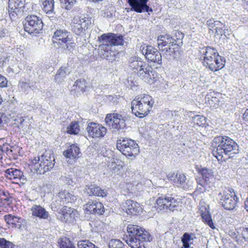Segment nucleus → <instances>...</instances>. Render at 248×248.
Instances as JSON below:
<instances>
[{"mask_svg": "<svg viewBox=\"0 0 248 248\" xmlns=\"http://www.w3.org/2000/svg\"><path fill=\"white\" fill-rule=\"evenodd\" d=\"M5 172L7 177L11 180L16 181L15 183L25 184L27 181V177L20 170L15 168H9L5 170Z\"/></svg>", "mask_w": 248, "mask_h": 248, "instance_id": "nucleus-20", "label": "nucleus"}, {"mask_svg": "<svg viewBox=\"0 0 248 248\" xmlns=\"http://www.w3.org/2000/svg\"><path fill=\"white\" fill-rule=\"evenodd\" d=\"M70 73L69 68L65 66H62L58 70L56 74L55 79L58 83L63 82L66 77Z\"/></svg>", "mask_w": 248, "mask_h": 248, "instance_id": "nucleus-29", "label": "nucleus"}, {"mask_svg": "<svg viewBox=\"0 0 248 248\" xmlns=\"http://www.w3.org/2000/svg\"><path fill=\"white\" fill-rule=\"evenodd\" d=\"M85 189L88 191L89 196H94L100 197H105L107 195V191L102 189L99 186L94 184L90 186H86Z\"/></svg>", "mask_w": 248, "mask_h": 248, "instance_id": "nucleus-27", "label": "nucleus"}, {"mask_svg": "<svg viewBox=\"0 0 248 248\" xmlns=\"http://www.w3.org/2000/svg\"><path fill=\"white\" fill-rule=\"evenodd\" d=\"M84 208L87 214H93L101 215L105 212L103 204L96 201H91L84 205Z\"/></svg>", "mask_w": 248, "mask_h": 248, "instance_id": "nucleus-22", "label": "nucleus"}, {"mask_svg": "<svg viewBox=\"0 0 248 248\" xmlns=\"http://www.w3.org/2000/svg\"><path fill=\"white\" fill-rule=\"evenodd\" d=\"M225 27H222L220 28H215L216 33L218 35H220L222 36V33L223 31V30Z\"/></svg>", "mask_w": 248, "mask_h": 248, "instance_id": "nucleus-59", "label": "nucleus"}, {"mask_svg": "<svg viewBox=\"0 0 248 248\" xmlns=\"http://www.w3.org/2000/svg\"><path fill=\"white\" fill-rule=\"evenodd\" d=\"M8 33L7 30L0 27V38L5 37Z\"/></svg>", "mask_w": 248, "mask_h": 248, "instance_id": "nucleus-55", "label": "nucleus"}, {"mask_svg": "<svg viewBox=\"0 0 248 248\" xmlns=\"http://www.w3.org/2000/svg\"><path fill=\"white\" fill-rule=\"evenodd\" d=\"M127 231L128 235L124 239L131 248H146L145 242L152 240L150 233L139 225L128 224Z\"/></svg>", "mask_w": 248, "mask_h": 248, "instance_id": "nucleus-3", "label": "nucleus"}, {"mask_svg": "<svg viewBox=\"0 0 248 248\" xmlns=\"http://www.w3.org/2000/svg\"><path fill=\"white\" fill-rule=\"evenodd\" d=\"M178 173V172H170L167 174V177L169 180L171 181L174 183V181H176Z\"/></svg>", "mask_w": 248, "mask_h": 248, "instance_id": "nucleus-51", "label": "nucleus"}, {"mask_svg": "<svg viewBox=\"0 0 248 248\" xmlns=\"http://www.w3.org/2000/svg\"><path fill=\"white\" fill-rule=\"evenodd\" d=\"M199 53L203 65L211 71H217L225 66V59L219 55L215 48L209 46L200 47Z\"/></svg>", "mask_w": 248, "mask_h": 248, "instance_id": "nucleus-2", "label": "nucleus"}, {"mask_svg": "<svg viewBox=\"0 0 248 248\" xmlns=\"http://www.w3.org/2000/svg\"><path fill=\"white\" fill-rule=\"evenodd\" d=\"M218 203L224 209L232 210L236 206L238 198L234 190L230 188L219 192L217 197Z\"/></svg>", "mask_w": 248, "mask_h": 248, "instance_id": "nucleus-9", "label": "nucleus"}, {"mask_svg": "<svg viewBox=\"0 0 248 248\" xmlns=\"http://www.w3.org/2000/svg\"><path fill=\"white\" fill-rule=\"evenodd\" d=\"M86 81L84 79L81 78L76 80L74 85V90L77 92H84L86 88Z\"/></svg>", "mask_w": 248, "mask_h": 248, "instance_id": "nucleus-41", "label": "nucleus"}, {"mask_svg": "<svg viewBox=\"0 0 248 248\" xmlns=\"http://www.w3.org/2000/svg\"><path fill=\"white\" fill-rule=\"evenodd\" d=\"M59 197L65 203H72L77 200V196L67 190H63L59 193Z\"/></svg>", "mask_w": 248, "mask_h": 248, "instance_id": "nucleus-31", "label": "nucleus"}, {"mask_svg": "<svg viewBox=\"0 0 248 248\" xmlns=\"http://www.w3.org/2000/svg\"><path fill=\"white\" fill-rule=\"evenodd\" d=\"M78 248H98L89 240H82L78 243Z\"/></svg>", "mask_w": 248, "mask_h": 248, "instance_id": "nucleus-45", "label": "nucleus"}, {"mask_svg": "<svg viewBox=\"0 0 248 248\" xmlns=\"http://www.w3.org/2000/svg\"><path fill=\"white\" fill-rule=\"evenodd\" d=\"M213 155L218 160L223 158H232L239 152L238 144L228 136H219L214 138L213 141Z\"/></svg>", "mask_w": 248, "mask_h": 248, "instance_id": "nucleus-1", "label": "nucleus"}, {"mask_svg": "<svg viewBox=\"0 0 248 248\" xmlns=\"http://www.w3.org/2000/svg\"><path fill=\"white\" fill-rule=\"evenodd\" d=\"M92 0L94 2H98L99 1H102V0Z\"/></svg>", "mask_w": 248, "mask_h": 248, "instance_id": "nucleus-63", "label": "nucleus"}, {"mask_svg": "<svg viewBox=\"0 0 248 248\" xmlns=\"http://www.w3.org/2000/svg\"><path fill=\"white\" fill-rule=\"evenodd\" d=\"M242 238L245 241H248V228H243L241 230V232L240 238Z\"/></svg>", "mask_w": 248, "mask_h": 248, "instance_id": "nucleus-50", "label": "nucleus"}, {"mask_svg": "<svg viewBox=\"0 0 248 248\" xmlns=\"http://www.w3.org/2000/svg\"><path fill=\"white\" fill-rule=\"evenodd\" d=\"M215 23H216V24H215L216 28H220L225 27V25L219 21L215 20Z\"/></svg>", "mask_w": 248, "mask_h": 248, "instance_id": "nucleus-57", "label": "nucleus"}, {"mask_svg": "<svg viewBox=\"0 0 248 248\" xmlns=\"http://www.w3.org/2000/svg\"><path fill=\"white\" fill-rule=\"evenodd\" d=\"M154 103L151 96L146 94H141L132 101V112L137 117L143 118L148 115Z\"/></svg>", "mask_w": 248, "mask_h": 248, "instance_id": "nucleus-6", "label": "nucleus"}, {"mask_svg": "<svg viewBox=\"0 0 248 248\" xmlns=\"http://www.w3.org/2000/svg\"><path fill=\"white\" fill-rule=\"evenodd\" d=\"M105 53L103 54L104 57L109 62H112L115 61L116 56L118 54L116 52L111 50L109 47H107L106 49H103Z\"/></svg>", "mask_w": 248, "mask_h": 248, "instance_id": "nucleus-39", "label": "nucleus"}, {"mask_svg": "<svg viewBox=\"0 0 248 248\" xmlns=\"http://www.w3.org/2000/svg\"><path fill=\"white\" fill-rule=\"evenodd\" d=\"M25 0H8V13L10 18L16 20L23 14Z\"/></svg>", "mask_w": 248, "mask_h": 248, "instance_id": "nucleus-14", "label": "nucleus"}, {"mask_svg": "<svg viewBox=\"0 0 248 248\" xmlns=\"http://www.w3.org/2000/svg\"><path fill=\"white\" fill-rule=\"evenodd\" d=\"M14 245L2 238H0V248H14Z\"/></svg>", "mask_w": 248, "mask_h": 248, "instance_id": "nucleus-49", "label": "nucleus"}, {"mask_svg": "<svg viewBox=\"0 0 248 248\" xmlns=\"http://www.w3.org/2000/svg\"><path fill=\"white\" fill-rule=\"evenodd\" d=\"M53 41L66 53L71 52L76 44L72 40L71 34L65 29L57 30L53 36Z\"/></svg>", "mask_w": 248, "mask_h": 248, "instance_id": "nucleus-7", "label": "nucleus"}, {"mask_svg": "<svg viewBox=\"0 0 248 248\" xmlns=\"http://www.w3.org/2000/svg\"><path fill=\"white\" fill-rule=\"evenodd\" d=\"M244 206L245 209L248 212V197L244 202Z\"/></svg>", "mask_w": 248, "mask_h": 248, "instance_id": "nucleus-61", "label": "nucleus"}, {"mask_svg": "<svg viewBox=\"0 0 248 248\" xmlns=\"http://www.w3.org/2000/svg\"><path fill=\"white\" fill-rule=\"evenodd\" d=\"M184 36L183 33L178 31H175L174 35L172 36V43L177 44L179 46V45L182 43V39Z\"/></svg>", "mask_w": 248, "mask_h": 248, "instance_id": "nucleus-42", "label": "nucleus"}, {"mask_svg": "<svg viewBox=\"0 0 248 248\" xmlns=\"http://www.w3.org/2000/svg\"><path fill=\"white\" fill-rule=\"evenodd\" d=\"M192 121L194 124L199 126H203L205 124V118L200 115H197L192 118Z\"/></svg>", "mask_w": 248, "mask_h": 248, "instance_id": "nucleus-44", "label": "nucleus"}, {"mask_svg": "<svg viewBox=\"0 0 248 248\" xmlns=\"http://www.w3.org/2000/svg\"><path fill=\"white\" fill-rule=\"evenodd\" d=\"M197 170L202 176V179L198 182L199 185L205 187L207 186L210 187L213 185L215 178L211 169L200 167L197 169Z\"/></svg>", "mask_w": 248, "mask_h": 248, "instance_id": "nucleus-16", "label": "nucleus"}, {"mask_svg": "<svg viewBox=\"0 0 248 248\" xmlns=\"http://www.w3.org/2000/svg\"><path fill=\"white\" fill-rule=\"evenodd\" d=\"M149 0H127L130 10L139 13L153 12V9L147 4Z\"/></svg>", "mask_w": 248, "mask_h": 248, "instance_id": "nucleus-17", "label": "nucleus"}, {"mask_svg": "<svg viewBox=\"0 0 248 248\" xmlns=\"http://www.w3.org/2000/svg\"><path fill=\"white\" fill-rule=\"evenodd\" d=\"M42 4V9L45 12L48 14L53 13L54 7V0H44Z\"/></svg>", "mask_w": 248, "mask_h": 248, "instance_id": "nucleus-37", "label": "nucleus"}, {"mask_svg": "<svg viewBox=\"0 0 248 248\" xmlns=\"http://www.w3.org/2000/svg\"><path fill=\"white\" fill-rule=\"evenodd\" d=\"M129 67L135 72H137L143 65H145V62L141 58L138 56L132 57L128 61Z\"/></svg>", "mask_w": 248, "mask_h": 248, "instance_id": "nucleus-28", "label": "nucleus"}, {"mask_svg": "<svg viewBox=\"0 0 248 248\" xmlns=\"http://www.w3.org/2000/svg\"><path fill=\"white\" fill-rule=\"evenodd\" d=\"M107 99L110 102H112L113 103H115L117 101L118 97L117 95H108L107 96Z\"/></svg>", "mask_w": 248, "mask_h": 248, "instance_id": "nucleus-54", "label": "nucleus"}, {"mask_svg": "<svg viewBox=\"0 0 248 248\" xmlns=\"http://www.w3.org/2000/svg\"><path fill=\"white\" fill-rule=\"evenodd\" d=\"M124 166V163L123 162L118 161L117 162H112L108 166L112 172L118 174L123 171Z\"/></svg>", "mask_w": 248, "mask_h": 248, "instance_id": "nucleus-36", "label": "nucleus"}, {"mask_svg": "<svg viewBox=\"0 0 248 248\" xmlns=\"http://www.w3.org/2000/svg\"><path fill=\"white\" fill-rule=\"evenodd\" d=\"M242 119L248 124V108L246 109L243 114Z\"/></svg>", "mask_w": 248, "mask_h": 248, "instance_id": "nucleus-56", "label": "nucleus"}, {"mask_svg": "<svg viewBox=\"0 0 248 248\" xmlns=\"http://www.w3.org/2000/svg\"><path fill=\"white\" fill-rule=\"evenodd\" d=\"M186 180V178L184 174L182 173H178L176 181H174V184L177 186L181 187L183 189H186L188 187Z\"/></svg>", "mask_w": 248, "mask_h": 248, "instance_id": "nucleus-35", "label": "nucleus"}, {"mask_svg": "<svg viewBox=\"0 0 248 248\" xmlns=\"http://www.w3.org/2000/svg\"><path fill=\"white\" fill-rule=\"evenodd\" d=\"M99 40L102 43L99 46L101 49H106L107 47L114 46H123L124 42L122 35L112 33L103 34L99 38Z\"/></svg>", "mask_w": 248, "mask_h": 248, "instance_id": "nucleus-12", "label": "nucleus"}, {"mask_svg": "<svg viewBox=\"0 0 248 248\" xmlns=\"http://www.w3.org/2000/svg\"><path fill=\"white\" fill-rule=\"evenodd\" d=\"M172 36L169 34L162 35L158 36L157 38V46L158 47H165L172 43Z\"/></svg>", "mask_w": 248, "mask_h": 248, "instance_id": "nucleus-33", "label": "nucleus"}, {"mask_svg": "<svg viewBox=\"0 0 248 248\" xmlns=\"http://www.w3.org/2000/svg\"><path fill=\"white\" fill-rule=\"evenodd\" d=\"M104 17L109 18L111 17L112 14L110 12H104L103 14Z\"/></svg>", "mask_w": 248, "mask_h": 248, "instance_id": "nucleus-60", "label": "nucleus"}, {"mask_svg": "<svg viewBox=\"0 0 248 248\" xmlns=\"http://www.w3.org/2000/svg\"><path fill=\"white\" fill-rule=\"evenodd\" d=\"M158 48L159 50L162 53L165 58L169 60H171L176 58L179 54V47L177 44L171 43L168 44V45L165 47Z\"/></svg>", "mask_w": 248, "mask_h": 248, "instance_id": "nucleus-19", "label": "nucleus"}, {"mask_svg": "<svg viewBox=\"0 0 248 248\" xmlns=\"http://www.w3.org/2000/svg\"><path fill=\"white\" fill-rule=\"evenodd\" d=\"M122 208L129 215H137L142 212V208L140 204L130 200H127L123 203Z\"/></svg>", "mask_w": 248, "mask_h": 248, "instance_id": "nucleus-21", "label": "nucleus"}, {"mask_svg": "<svg viewBox=\"0 0 248 248\" xmlns=\"http://www.w3.org/2000/svg\"><path fill=\"white\" fill-rule=\"evenodd\" d=\"M206 23L210 30H212V29L215 28V20L213 18H212L208 20Z\"/></svg>", "mask_w": 248, "mask_h": 248, "instance_id": "nucleus-53", "label": "nucleus"}, {"mask_svg": "<svg viewBox=\"0 0 248 248\" xmlns=\"http://www.w3.org/2000/svg\"><path fill=\"white\" fill-rule=\"evenodd\" d=\"M86 130L89 136L93 138L103 137L107 133V128L100 124L95 123H90L88 124Z\"/></svg>", "mask_w": 248, "mask_h": 248, "instance_id": "nucleus-18", "label": "nucleus"}, {"mask_svg": "<svg viewBox=\"0 0 248 248\" xmlns=\"http://www.w3.org/2000/svg\"><path fill=\"white\" fill-rule=\"evenodd\" d=\"M105 122L111 128L114 130H119L125 126L124 117L118 113L107 114Z\"/></svg>", "mask_w": 248, "mask_h": 248, "instance_id": "nucleus-15", "label": "nucleus"}, {"mask_svg": "<svg viewBox=\"0 0 248 248\" xmlns=\"http://www.w3.org/2000/svg\"><path fill=\"white\" fill-rule=\"evenodd\" d=\"M63 155L67 158H69L67 162L72 164L75 162L76 159L80 157L81 152L77 144H73L63 152Z\"/></svg>", "mask_w": 248, "mask_h": 248, "instance_id": "nucleus-23", "label": "nucleus"}, {"mask_svg": "<svg viewBox=\"0 0 248 248\" xmlns=\"http://www.w3.org/2000/svg\"><path fill=\"white\" fill-rule=\"evenodd\" d=\"M76 2V0H62V6L66 10H70Z\"/></svg>", "mask_w": 248, "mask_h": 248, "instance_id": "nucleus-48", "label": "nucleus"}, {"mask_svg": "<svg viewBox=\"0 0 248 248\" xmlns=\"http://www.w3.org/2000/svg\"><path fill=\"white\" fill-rule=\"evenodd\" d=\"M194 248L193 247L190 246V247H189V248Z\"/></svg>", "mask_w": 248, "mask_h": 248, "instance_id": "nucleus-64", "label": "nucleus"}, {"mask_svg": "<svg viewBox=\"0 0 248 248\" xmlns=\"http://www.w3.org/2000/svg\"><path fill=\"white\" fill-rule=\"evenodd\" d=\"M92 24V18L88 15L75 16L70 23L71 31L78 35L84 34V32Z\"/></svg>", "mask_w": 248, "mask_h": 248, "instance_id": "nucleus-10", "label": "nucleus"}, {"mask_svg": "<svg viewBox=\"0 0 248 248\" xmlns=\"http://www.w3.org/2000/svg\"><path fill=\"white\" fill-rule=\"evenodd\" d=\"M54 155L50 152H46L40 156L34 157L30 164L31 171L39 174H45L50 171L55 165Z\"/></svg>", "mask_w": 248, "mask_h": 248, "instance_id": "nucleus-5", "label": "nucleus"}, {"mask_svg": "<svg viewBox=\"0 0 248 248\" xmlns=\"http://www.w3.org/2000/svg\"><path fill=\"white\" fill-rule=\"evenodd\" d=\"M25 31L29 34L36 35L42 31L43 23L42 19L35 15L28 16L24 22Z\"/></svg>", "mask_w": 248, "mask_h": 248, "instance_id": "nucleus-11", "label": "nucleus"}, {"mask_svg": "<svg viewBox=\"0 0 248 248\" xmlns=\"http://www.w3.org/2000/svg\"><path fill=\"white\" fill-rule=\"evenodd\" d=\"M230 35L231 31H229L228 29H226V27H225L223 31L222 36H224L227 38H229Z\"/></svg>", "mask_w": 248, "mask_h": 248, "instance_id": "nucleus-58", "label": "nucleus"}, {"mask_svg": "<svg viewBox=\"0 0 248 248\" xmlns=\"http://www.w3.org/2000/svg\"><path fill=\"white\" fill-rule=\"evenodd\" d=\"M79 130L78 122L76 121L71 122L67 127V132L71 135H77Z\"/></svg>", "mask_w": 248, "mask_h": 248, "instance_id": "nucleus-38", "label": "nucleus"}, {"mask_svg": "<svg viewBox=\"0 0 248 248\" xmlns=\"http://www.w3.org/2000/svg\"><path fill=\"white\" fill-rule=\"evenodd\" d=\"M109 248H124V244L119 239H111L108 243Z\"/></svg>", "mask_w": 248, "mask_h": 248, "instance_id": "nucleus-47", "label": "nucleus"}, {"mask_svg": "<svg viewBox=\"0 0 248 248\" xmlns=\"http://www.w3.org/2000/svg\"><path fill=\"white\" fill-rule=\"evenodd\" d=\"M32 216L42 219H49L50 215L45 208L40 205L33 204L31 208Z\"/></svg>", "mask_w": 248, "mask_h": 248, "instance_id": "nucleus-24", "label": "nucleus"}, {"mask_svg": "<svg viewBox=\"0 0 248 248\" xmlns=\"http://www.w3.org/2000/svg\"><path fill=\"white\" fill-rule=\"evenodd\" d=\"M201 216L203 221L207 224L211 229H215L216 228L213 222L211 215L208 211L202 213Z\"/></svg>", "mask_w": 248, "mask_h": 248, "instance_id": "nucleus-40", "label": "nucleus"}, {"mask_svg": "<svg viewBox=\"0 0 248 248\" xmlns=\"http://www.w3.org/2000/svg\"><path fill=\"white\" fill-rule=\"evenodd\" d=\"M60 213L62 214L65 222L73 221L75 219L76 217H77V211L73 208L66 206H63L60 210Z\"/></svg>", "mask_w": 248, "mask_h": 248, "instance_id": "nucleus-26", "label": "nucleus"}, {"mask_svg": "<svg viewBox=\"0 0 248 248\" xmlns=\"http://www.w3.org/2000/svg\"><path fill=\"white\" fill-rule=\"evenodd\" d=\"M8 80L3 76L0 74V88L6 87L7 86Z\"/></svg>", "mask_w": 248, "mask_h": 248, "instance_id": "nucleus-52", "label": "nucleus"}, {"mask_svg": "<svg viewBox=\"0 0 248 248\" xmlns=\"http://www.w3.org/2000/svg\"><path fill=\"white\" fill-rule=\"evenodd\" d=\"M154 73L152 67L148 63H145V65H143L137 71V75L142 79L146 80L151 79L154 75Z\"/></svg>", "mask_w": 248, "mask_h": 248, "instance_id": "nucleus-25", "label": "nucleus"}, {"mask_svg": "<svg viewBox=\"0 0 248 248\" xmlns=\"http://www.w3.org/2000/svg\"><path fill=\"white\" fill-rule=\"evenodd\" d=\"M196 238L193 233L185 232L181 237V242L183 248H189L193 244L194 239Z\"/></svg>", "mask_w": 248, "mask_h": 248, "instance_id": "nucleus-30", "label": "nucleus"}, {"mask_svg": "<svg viewBox=\"0 0 248 248\" xmlns=\"http://www.w3.org/2000/svg\"><path fill=\"white\" fill-rule=\"evenodd\" d=\"M140 50L148 61L162 64V55L159 49L151 45L143 44L140 46Z\"/></svg>", "mask_w": 248, "mask_h": 248, "instance_id": "nucleus-13", "label": "nucleus"}, {"mask_svg": "<svg viewBox=\"0 0 248 248\" xmlns=\"http://www.w3.org/2000/svg\"><path fill=\"white\" fill-rule=\"evenodd\" d=\"M35 87V82L28 83L27 82L23 80H20L18 84L19 91L26 93H28L30 89L34 90Z\"/></svg>", "mask_w": 248, "mask_h": 248, "instance_id": "nucleus-32", "label": "nucleus"}, {"mask_svg": "<svg viewBox=\"0 0 248 248\" xmlns=\"http://www.w3.org/2000/svg\"><path fill=\"white\" fill-rule=\"evenodd\" d=\"M58 243L60 248H69L73 245L70 240L65 237L59 239Z\"/></svg>", "mask_w": 248, "mask_h": 248, "instance_id": "nucleus-46", "label": "nucleus"}, {"mask_svg": "<svg viewBox=\"0 0 248 248\" xmlns=\"http://www.w3.org/2000/svg\"><path fill=\"white\" fill-rule=\"evenodd\" d=\"M156 200L157 206L159 210H169L173 211L178 206L179 202L175 199L177 196L174 186L160 187Z\"/></svg>", "mask_w": 248, "mask_h": 248, "instance_id": "nucleus-4", "label": "nucleus"}, {"mask_svg": "<svg viewBox=\"0 0 248 248\" xmlns=\"http://www.w3.org/2000/svg\"><path fill=\"white\" fill-rule=\"evenodd\" d=\"M19 218L17 217L9 214L4 216V220L7 223L12 224L13 226H16V223L19 222Z\"/></svg>", "mask_w": 248, "mask_h": 248, "instance_id": "nucleus-43", "label": "nucleus"}, {"mask_svg": "<svg viewBox=\"0 0 248 248\" xmlns=\"http://www.w3.org/2000/svg\"><path fill=\"white\" fill-rule=\"evenodd\" d=\"M0 197L1 204L3 207H6L12 203L13 200L8 192L2 191L0 193Z\"/></svg>", "mask_w": 248, "mask_h": 248, "instance_id": "nucleus-34", "label": "nucleus"}, {"mask_svg": "<svg viewBox=\"0 0 248 248\" xmlns=\"http://www.w3.org/2000/svg\"><path fill=\"white\" fill-rule=\"evenodd\" d=\"M116 147L125 156L133 158H135L140 152L138 143L131 139L120 138L117 140Z\"/></svg>", "mask_w": 248, "mask_h": 248, "instance_id": "nucleus-8", "label": "nucleus"}, {"mask_svg": "<svg viewBox=\"0 0 248 248\" xmlns=\"http://www.w3.org/2000/svg\"><path fill=\"white\" fill-rule=\"evenodd\" d=\"M19 120H20V122H19L20 124H22L23 123V122H24V119H23V117H21V118H20Z\"/></svg>", "mask_w": 248, "mask_h": 248, "instance_id": "nucleus-62", "label": "nucleus"}]
</instances>
